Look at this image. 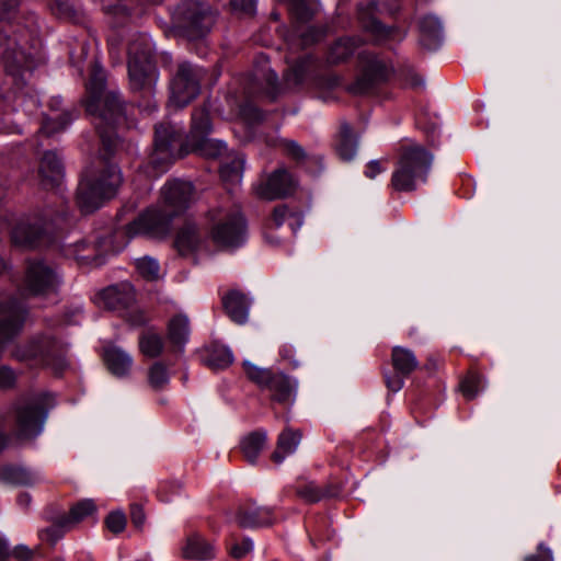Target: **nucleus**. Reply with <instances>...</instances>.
<instances>
[{"mask_svg": "<svg viewBox=\"0 0 561 561\" xmlns=\"http://www.w3.org/2000/svg\"><path fill=\"white\" fill-rule=\"evenodd\" d=\"M10 549L7 539L0 537V561H5L9 558Z\"/></svg>", "mask_w": 561, "mask_h": 561, "instance_id": "obj_64", "label": "nucleus"}, {"mask_svg": "<svg viewBox=\"0 0 561 561\" xmlns=\"http://www.w3.org/2000/svg\"><path fill=\"white\" fill-rule=\"evenodd\" d=\"M253 548L250 539H243L241 542H236L230 548V554L236 559H241L248 554Z\"/></svg>", "mask_w": 561, "mask_h": 561, "instance_id": "obj_53", "label": "nucleus"}, {"mask_svg": "<svg viewBox=\"0 0 561 561\" xmlns=\"http://www.w3.org/2000/svg\"><path fill=\"white\" fill-rule=\"evenodd\" d=\"M190 333L188 319L186 316L178 314L173 317L168 325L169 341L179 348L186 343Z\"/></svg>", "mask_w": 561, "mask_h": 561, "instance_id": "obj_35", "label": "nucleus"}, {"mask_svg": "<svg viewBox=\"0 0 561 561\" xmlns=\"http://www.w3.org/2000/svg\"><path fill=\"white\" fill-rule=\"evenodd\" d=\"M237 522L244 528L262 527L273 524L274 516L267 507H248L239 511Z\"/></svg>", "mask_w": 561, "mask_h": 561, "instance_id": "obj_24", "label": "nucleus"}, {"mask_svg": "<svg viewBox=\"0 0 561 561\" xmlns=\"http://www.w3.org/2000/svg\"><path fill=\"white\" fill-rule=\"evenodd\" d=\"M180 490V484L175 482H164L161 483L158 489V496L162 502L171 501V496L169 495V491L172 493H176Z\"/></svg>", "mask_w": 561, "mask_h": 561, "instance_id": "obj_56", "label": "nucleus"}, {"mask_svg": "<svg viewBox=\"0 0 561 561\" xmlns=\"http://www.w3.org/2000/svg\"><path fill=\"white\" fill-rule=\"evenodd\" d=\"M224 308L229 318L239 324L248 320L250 302L247 296L238 290H231L222 297Z\"/></svg>", "mask_w": 561, "mask_h": 561, "instance_id": "obj_22", "label": "nucleus"}, {"mask_svg": "<svg viewBox=\"0 0 561 561\" xmlns=\"http://www.w3.org/2000/svg\"><path fill=\"white\" fill-rule=\"evenodd\" d=\"M266 443L265 432H253L241 440V449L245 459L254 463Z\"/></svg>", "mask_w": 561, "mask_h": 561, "instance_id": "obj_36", "label": "nucleus"}, {"mask_svg": "<svg viewBox=\"0 0 561 561\" xmlns=\"http://www.w3.org/2000/svg\"><path fill=\"white\" fill-rule=\"evenodd\" d=\"M122 184V173L107 157H99L87 168L78 186L77 199L83 213H92L101 207L104 199L116 195Z\"/></svg>", "mask_w": 561, "mask_h": 561, "instance_id": "obj_3", "label": "nucleus"}, {"mask_svg": "<svg viewBox=\"0 0 561 561\" xmlns=\"http://www.w3.org/2000/svg\"><path fill=\"white\" fill-rule=\"evenodd\" d=\"M420 42L427 49H436L442 42V24L434 15H425L419 21Z\"/></svg>", "mask_w": 561, "mask_h": 561, "instance_id": "obj_23", "label": "nucleus"}, {"mask_svg": "<svg viewBox=\"0 0 561 561\" xmlns=\"http://www.w3.org/2000/svg\"><path fill=\"white\" fill-rule=\"evenodd\" d=\"M211 123L208 110L204 106L192 114L191 131L186 139V152L195 151L206 158H217L226 150V145L209 138Z\"/></svg>", "mask_w": 561, "mask_h": 561, "instance_id": "obj_9", "label": "nucleus"}, {"mask_svg": "<svg viewBox=\"0 0 561 561\" xmlns=\"http://www.w3.org/2000/svg\"><path fill=\"white\" fill-rule=\"evenodd\" d=\"M180 141V133L174 125L162 123L156 126L153 152L150 162L159 173L165 172L174 161L173 147Z\"/></svg>", "mask_w": 561, "mask_h": 561, "instance_id": "obj_14", "label": "nucleus"}, {"mask_svg": "<svg viewBox=\"0 0 561 561\" xmlns=\"http://www.w3.org/2000/svg\"><path fill=\"white\" fill-rule=\"evenodd\" d=\"M139 350L147 357H158L163 351V339L152 330L144 331L139 336Z\"/></svg>", "mask_w": 561, "mask_h": 561, "instance_id": "obj_37", "label": "nucleus"}, {"mask_svg": "<svg viewBox=\"0 0 561 561\" xmlns=\"http://www.w3.org/2000/svg\"><path fill=\"white\" fill-rule=\"evenodd\" d=\"M196 201V192L191 182L168 181L161 188L160 202L150 207L126 226L128 240L145 236L163 238L169 233L171 220L187 210Z\"/></svg>", "mask_w": 561, "mask_h": 561, "instance_id": "obj_1", "label": "nucleus"}, {"mask_svg": "<svg viewBox=\"0 0 561 561\" xmlns=\"http://www.w3.org/2000/svg\"><path fill=\"white\" fill-rule=\"evenodd\" d=\"M134 300V289L128 283L110 286L95 296V304L108 310L128 307Z\"/></svg>", "mask_w": 561, "mask_h": 561, "instance_id": "obj_19", "label": "nucleus"}, {"mask_svg": "<svg viewBox=\"0 0 561 561\" xmlns=\"http://www.w3.org/2000/svg\"><path fill=\"white\" fill-rule=\"evenodd\" d=\"M204 241L201 239L198 229L195 225H185L178 233L175 247L180 254L187 255L202 250Z\"/></svg>", "mask_w": 561, "mask_h": 561, "instance_id": "obj_25", "label": "nucleus"}, {"mask_svg": "<svg viewBox=\"0 0 561 561\" xmlns=\"http://www.w3.org/2000/svg\"><path fill=\"white\" fill-rule=\"evenodd\" d=\"M288 7L298 21L306 22L313 15V9L308 0H288Z\"/></svg>", "mask_w": 561, "mask_h": 561, "instance_id": "obj_45", "label": "nucleus"}, {"mask_svg": "<svg viewBox=\"0 0 561 561\" xmlns=\"http://www.w3.org/2000/svg\"><path fill=\"white\" fill-rule=\"evenodd\" d=\"M87 112L94 116L105 154L113 152L116 139L113 133L114 125L123 115V107L117 93L105 90V76L101 68L94 67L87 83Z\"/></svg>", "mask_w": 561, "mask_h": 561, "instance_id": "obj_2", "label": "nucleus"}, {"mask_svg": "<svg viewBox=\"0 0 561 561\" xmlns=\"http://www.w3.org/2000/svg\"><path fill=\"white\" fill-rule=\"evenodd\" d=\"M279 355L284 360H288L289 363H291L294 367L298 366V363L293 359L294 348L291 345H283L279 350Z\"/></svg>", "mask_w": 561, "mask_h": 561, "instance_id": "obj_61", "label": "nucleus"}, {"mask_svg": "<svg viewBox=\"0 0 561 561\" xmlns=\"http://www.w3.org/2000/svg\"><path fill=\"white\" fill-rule=\"evenodd\" d=\"M215 551V547L198 535L190 536L182 549L184 558L202 561L213 559Z\"/></svg>", "mask_w": 561, "mask_h": 561, "instance_id": "obj_27", "label": "nucleus"}, {"mask_svg": "<svg viewBox=\"0 0 561 561\" xmlns=\"http://www.w3.org/2000/svg\"><path fill=\"white\" fill-rule=\"evenodd\" d=\"M272 222L275 228H279L285 222H288L291 232L296 234L304 224V217L300 211L290 210L286 205H279L274 208Z\"/></svg>", "mask_w": 561, "mask_h": 561, "instance_id": "obj_34", "label": "nucleus"}, {"mask_svg": "<svg viewBox=\"0 0 561 561\" xmlns=\"http://www.w3.org/2000/svg\"><path fill=\"white\" fill-rule=\"evenodd\" d=\"M244 369L247 376L257 383L261 388H267L270 380L272 379L274 373H272L270 369H264L256 367L255 365L244 362Z\"/></svg>", "mask_w": 561, "mask_h": 561, "instance_id": "obj_43", "label": "nucleus"}, {"mask_svg": "<svg viewBox=\"0 0 561 561\" xmlns=\"http://www.w3.org/2000/svg\"><path fill=\"white\" fill-rule=\"evenodd\" d=\"M324 36V31L314 26L308 27L301 33V44L304 46L312 45Z\"/></svg>", "mask_w": 561, "mask_h": 561, "instance_id": "obj_52", "label": "nucleus"}, {"mask_svg": "<svg viewBox=\"0 0 561 561\" xmlns=\"http://www.w3.org/2000/svg\"><path fill=\"white\" fill-rule=\"evenodd\" d=\"M61 276L57 268L44 260L27 262L23 278V290L28 296L47 297L57 293Z\"/></svg>", "mask_w": 561, "mask_h": 561, "instance_id": "obj_10", "label": "nucleus"}, {"mask_svg": "<svg viewBox=\"0 0 561 561\" xmlns=\"http://www.w3.org/2000/svg\"><path fill=\"white\" fill-rule=\"evenodd\" d=\"M33 556L34 552L32 549H30L27 546L19 545L12 551H10L9 558L13 557L19 561H30Z\"/></svg>", "mask_w": 561, "mask_h": 561, "instance_id": "obj_57", "label": "nucleus"}, {"mask_svg": "<svg viewBox=\"0 0 561 561\" xmlns=\"http://www.w3.org/2000/svg\"><path fill=\"white\" fill-rule=\"evenodd\" d=\"M66 256L76 260L81 265H100L102 255L99 245L92 241H81L69 244L65 248Z\"/></svg>", "mask_w": 561, "mask_h": 561, "instance_id": "obj_20", "label": "nucleus"}, {"mask_svg": "<svg viewBox=\"0 0 561 561\" xmlns=\"http://www.w3.org/2000/svg\"><path fill=\"white\" fill-rule=\"evenodd\" d=\"M12 357L30 368H51L60 373L67 366L66 345L53 334H38L16 345Z\"/></svg>", "mask_w": 561, "mask_h": 561, "instance_id": "obj_4", "label": "nucleus"}, {"mask_svg": "<svg viewBox=\"0 0 561 561\" xmlns=\"http://www.w3.org/2000/svg\"><path fill=\"white\" fill-rule=\"evenodd\" d=\"M286 153L296 161H302L306 158L305 150L295 141L287 140L284 142Z\"/></svg>", "mask_w": 561, "mask_h": 561, "instance_id": "obj_54", "label": "nucleus"}, {"mask_svg": "<svg viewBox=\"0 0 561 561\" xmlns=\"http://www.w3.org/2000/svg\"><path fill=\"white\" fill-rule=\"evenodd\" d=\"M128 75L134 90L151 88L158 79L152 48L147 36H140L128 47Z\"/></svg>", "mask_w": 561, "mask_h": 561, "instance_id": "obj_8", "label": "nucleus"}, {"mask_svg": "<svg viewBox=\"0 0 561 561\" xmlns=\"http://www.w3.org/2000/svg\"><path fill=\"white\" fill-rule=\"evenodd\" d=\"M391 365L394 371L383 374L385 383L389 391L398 392L403 388L404 379L419 367V360L412 350L397 345L391 350Z\"/></svg>", "mask_w": 561, "mask_h": 561, "instance_id": "obj_15", "label": "nucleus"}, {"mask_svg": "<svg viewBox=\"0 0 561 561\" xmlns=\"http://www.w3.org/2000/svg\"><path fill=\"white\" fill-rule=\"evenodd\" d=\"M405 83L413 89L423 88L424 85L423 79L417 73H410L407 77Z\"/></svg>", "mask_w": 561, "mask_h": 561, "instance_id": "obj_62", "label": "nucleus"}, {"mask_svg": "<svg viewBox=\"0 0 561 561\" xmlns=\"http://www.w3.org/2000/svg\"><path fill=\"white\" fill-rule=\"evenodd\" d=\"M213 241L220 248H237L247 237L245 220L238 208H216L208 214Z\"/></svg>", "mask_w": 561, "mask_h": 561, "instance_id": "obj_7", "label": "nucleus"}, {"mask_svg": "<svg viewBox=\"0 0 561 561\" xmlns=\"http://www.w3.org/2000/svg\"><path fill=\"white\" fill-rule=\"evenodd\" d=\"M39 176L45 187L58 186L62 179L61 161L56 152L47 151L44 153L39 163Z\"/></svg>", "mask_w": 561, "mask_h": 561, "instance_id": "obj_21", "label": "nucleus"}, {"mask_svg": "<svg viewBox=\"0 0 561 561\" xmlns=\"http://www.w3.org/2000/svg\"><path fill=\"white\" fill-rule=\"evenodd\" d=\"M263 92L268 96L270 99H275L278 93V82H277V76L274 71L270 70L265 73L264 77V85H263Z\"/></svg>", "mask_w": 561, "mask_h": 561, "instance_id": "obj_50", "label": "nucleus"}, {"mask_svg": "<svg viewBox=\"0 0 561 561\" xmlns=\"http://www.w3.org/2000/svg\"><path fill=\"white\" fill-rule=\"evenodd\" d=\"M0 56L8 59L13 57L16 61L19 60L15 50L11 49L9 44L4 46L2 43H0Z\"/></svg>", "mask_w": 561, "mask_h": 561, "instance_id": "obj_63", "label": "nucleus"}, {"mask_svg": "<svg viewBox=\"0 0 561 561\" xmlns=\"http://www.w3.org/2000/svg\"><path fill=\"white\" fill-rule=\"evenodd\" d=\"M170 376L168 373V368L161 363L156 362L148 371V380L150 386L160 390L163 389L169 382Z\"/></svg>", "mask_w": 561, "mask_h": 561, "instance_id": "obj_41", "label": "nucleus"}, {"mask_svg": "<svg viewBox=\"0 0 561 561\" xmlns=\"http://www.w3.org/2000/svg\"><path fill=\"white\" fill-rule=\"evenodd\" d=\"M296 187V179L286 169L279 168L255 186V193L260 198L274 201L293 194Z\"/></svg>", "mask_w": 561, "mask_h": 561, "instance_id": "obj_18", "label": "nucleus"}, {"mask_svg": "<svg viewBox=\"0 0 561 561\" xmlns=\"http://www.w3.org/2000/svg\"><path fill=\"white\" fill-rule=\"evenodd\" d=\"M106 527L113 534L122 533L126 527V516L121 511L112 512L105 519Z\"/></svg>", "mask_w": 561, "mask_h": 561, "instance_id": "obj_47", "label": "nucleus"}, {"mask_svg": "<svg viewBox=\"0 0 561 561\" xmlns=\"http://www.w3.org/2000/svg\"><path fill=\"white\" fill-rule=\"evenodd\" d=\"M230 4L233 10L247 14L254 13L256 9V0H230Z\"/></svg>", "mask_w": 561, "mask_h": 561, "instance_id": "obj_55", "label": "nucleus"}, {"mask_svg": "<svg viewBox=\"0 0 561 561\" xmlns=\"http://www.w3.org/2000/svg\"><path fill=\"white\" fill-rule=\"evenodd\" d=\"M433 156L423 147L413 145L401 152L391 176V185L399 192H411L426 182Z\"/></svg>", "mask_w": 561, "mask_h": 561, "instance_id": "obj_5", "label": "nucleus"}, {"mask_svg": "<svg viewBox=\"0 0 561 561\" xmlns=\"http://www.w3.org/2000/svg\"><path fill=\"white\" fill-rule=\"evenodd\" d=\"M244 158L241 154H234L229 162L220 167V178L228 190L238 186L242 180Z\"/></svg>", "mask_w": 561, "mask_h": 561, "instance_id": "obj_32", "label": "nucleus"}, {"mask_svg": "<svg viewBox=\"0 0 561 561\" xmlns=\"http://www.w3.org/2000/svg\"><path fill=\"white\" fill-rule=\"evenodd\" d=\"M297 495L306 502L314 503L320 501L324 493L316 483L308 482L297 488Z\"/></svg>", "mask_w": 561, "mask_h": 561, "instance_id": "obj_46", "label": "nucleus"}, {"mask_svg": "<svg viewBox=\"0 0 561 561\" xmlns=\"http://www.w3.org/2000/svg\"><path fill=\"white\" fill-rule=\"evenodd\" d=\"M70 528H66V527L61 526V517H59L56 524L42 530L39 533V536L44 540H48L51 543H56L57 540H59L65 535V533Z\"/></svg>", "mask_w": 561, "mask_h": 561, "instance_id": "obj_48", "label": "nucleus"}, {"mask_svg": "<svg viewBox=\"0 0 561 561\" xmlns=\"http://www.w3.org/2000/svg\"><path fill=\"white\" fill-rule=\"evenodd\" d=\"M362 72L350 91L354 94L369 93L378 83L386 81L392 72V67L382 58L364 53L359 56Z\"/></svg>", "mask_w": 561, "mask_h": 561, "instance_id": "obj_12", "label": "nucleus"}, {"mask_svg": "<svg viewBox=\"0 0 561 561\" xmlns=\"http://www.w3.org/2000/svg\"><path fill=\"white\" fill-rule=\"evenodd\" d=\"M51 106L56 105V113L47 116L41 127V131L47 136L64 130L72 121V116L68 112H58L57 106L61 103L60 99H53Z\"/></svg>", "mask_w": 561, "mask_h": 561, "instance_id": "obj_33", "label": "nucleus"}, {"mask_svg": "<svg viewBox=\"0 0 561 561\" xmlns=\"http://www.w3.org/2000/svg\"><path fill=\"white\" fill-rule=\"evenodd\" d=\"M27 309L16 298L0 301V351L23 329Z\"/></svg>", "mask_w": 561, "mask_h": 561, "instance_id": "obj_16", "label": "nucleus"}, {"mask_svg": "<svg viewBox=\"0 0 561 561\" xmlns=\"http://www.w3.org/2000/svg\"><path fill=\"white\" fill-rule=\"evenodd\" d=\"M335 150L337 156L344 161L352 160L356 154L357 139L347 124L341 125L340 133L335 140Z\"/></svg>", "mask_w": 561, "mask_h": 561, "instance_id": "obj_31", "label": "nucleus"}, {"mask_svg": "<svg viewBox=\"0 0 561 561\" xmlns=\"http://www.w3.org/2000/svg\"><path fill=\"white\" fill-rule=\"evenodd\" d=\"M176 16L181 26L193 36L203 35L213 22L209 7L196 0H184L176 9Z\"/></svg>", "mask_w": 561, "mask_h": 561, "instance_id": "obj_17", "label": "nucleus"}, {"mask_svg": "<svg viewBox=\"0 0 561 561\" xmlns=\"http://www.w3.org/2000/svg\"><path fill=\"white\" fill-rule=\"evenodd\" d=\"M104 360L110 371L116 376L126 375L130 370L133 364L130 355L116 346H108L105 348Z\"/></svg>", "mask_w": 561, "mask_h": 561, "instance_id": "obj_29", "label": "nucleus"}, {"mask_svg": "<svg viewBox=\"0 0 561 561\" xmlns=\"http://www.w3.org/2000/svg\"><path fill=\"white\" fill-rule=\"evenodd\" d=\"M96 512V505L90 499H84L71 506L68 515L61 516V526L72 528L77 524L93 516Z\"/></svg>", "mask_w": 561, "mask_h": 561, "instance_id": "obj_30", "label": "nucleus"}, {"mask_svg": "<svg viewBox=\"0 0 561 561\" xmlns=\"http://www.w3.org/2000/svg\"><path fill=\"white\" fill-rule=\"evenodd\" d=\"M525 561H553L552 551L547 548L543 543L538 546V551L534 556H529Z\"/></svg>", "mask_w": 561, "mask_h": 561, "instance_id": "obj_58", "label": "nucleus"}, {"mask_svg": "<svg viewBox=\"0 0 561 561\" xmlns=\"http://www.w3.org/2000/svg\"><path fill=\"white\" fill-rule=\"evenodd\" d=\"M0 480L16 485H33L41 481V477L28 468L7 466L0 469Z\"/></svg>", "mask_w": 561, "mask_h": 561, "instance_id": "obj_26", "label": "nucleus"}, {"mask_svg": "<svg viewBox=\"0 0 561 561\" xmlns=\"http://www.w3.org/2000/svg\"><path fill=\"white\" fill-rule=\"evenodd\" d=\"M356 44L352 38H341L336 41L329 50L328 61L339 64L347 59L355 50Z\"/></svg>", "mask_w": 561, "mask_h": 561, "instance_id": "obj_39", "label": "nucleus"}, {"mask_svg": "<svg viewBox=\"0 0 561 561\" xmlns=\"http://www.w3.org/2000/svg\"><path fill=\"white\" fill-rule=\"evenodd\" d=\"M301 433L287 428L283 431L277 439V446L272 454V460L279 465L284 459L294 454L300 443Z\"/></svg>", "mask_w": 561, "mask_h": 561, "instance_id": "obj_28", "label": "nucleus"}, {"mask_svg": "<svg viewBox=\"0 0 561 561\" xmlns=\"http://www.w3.org/2000/svg\"><path fill=\"white\" fill-rule=\"evenodd\" d=\"M386 170V168H382L381 167V161L380 160H373L370 161L367 167H366V171H365V175L369 179H375L379 173L383 172Z\"/></svg>", "mask_w": 561, "mask_h": 561, "instance_id": "obj_59", "label": "nucleus"}, {"mask_svg": "<svg viewBox=\"0 0 561 561\" xmlns=\"http://www.w3.org/2000/svg\"><path fill=\"white\" fill-rule=\"evenodd\" d=\"M57 220L48 222L38 214L21 217L10 229L12 242L23 248L36 247L45 240L50 226L56 225Z\"/></svg>", "mask_w": 561, "mask_h": 561, "instance_id": "obj_13", "label": "nucleus"}, {"mask_svg": "<svg viewBox=\"0 0 561 561\" xmlns=\"http://www.w3.org/2000/svg\"><path fill=\"white\" fill-rule=\"evenodd\" d=\"M54 403L49 393H39L19 399L13 405L15 431L21 438H34L44 428L48 409Z\"/></svg>", "mask_w": 561, "mask_h": 561, "instance_id": "obj_6", "label": "nucleus"}, {"mask_svg": "<svg viewBox=\"0 0 561 561\" xmlns=\"http://www.w3.org/2000/svg\"><path fill=\"white\" fill-rule=\"evenodd\" d=\"M206 362L214 369H224L233 362V355L228 347L214 346L209 351Z\"/></svg>", "mask_w": 561, "mask_h": 561, "instance_id": "obj_40", "label": "nucleus"}, {"mask_svg": "<svg viewBox=\"0 0 561 561\" xmlns=\"http://www.w3.org/2000/svg\"><path fill=\"white\" fill-rule=\"evenodd\" d=\"M266 389L274 400L284 403L289 401L294 391L289 379L283 374H274Z\"/></svg>", "mask_w": 561, "mask_h": 561, "instance_id": "obj_38", "label": "nucleus"}, {"mask_svg": "<svg viewBox=\"0 0 561 561\" xmlns=\"http://www.w3.org/2000/svg\"><path fill=\"white\" fill-rule=\"evenodd\" d=\"M131 522L136 527L142 526L145 522V514L139 505H133L130 510Z\"/></svg>", "mask_w": 561, "mask_h": 561, "instance_id": "obj_60", "label": "nucleus"}, {"mask_svg": "<svg viewBox=\"0 0 561 561\" xmlns=\"http://www.w3.org/2000/svg\"><path fill=\"white\" fill-rule=\"evenodd\" d=\"M204 70L188 62L179 66L178 72L171 82L169 105L175 108L186 106L199 93V83Z\"/></svg>", "mask_w": 561, "mask_h": 561, "instance_id": "obj_11", "label": "nucleus"}, {"mask_svg": "<svg viewBox=\"0 0 561 561\" xmlns=\"http://www.w3.org/2000/svg\"><path fill=\"white\" fill-rule=\"evenodd\" d=\"M365 27L371 32L378 39H386L392 36L394 32L392 28L386 27L377 20H371L369 24H366Z\"/></svg>", "mask_w": 561, "mask_h": 561, "instance_id": "obj_51", "label": "nucleus"}, {"mask_svg": "<svg viewBox=\"0 0 561 561\" xmlns=\"http://www.w3.org/2000/svg\"><path fill=\"white\" fill-rule=\"evenodd\" d=\"M482 388V377L478 374H469L463 378L460 383V389L463 396L471 400L473 399Z\"/></svg>", "mask_w": 561, "mask_h": 561, "instance_id": "obj_44", "label": "nucleus"}, {"mask_svg": "<svg viewBox=\"0 0 561 561\" xmlns=\"http://www.w3.org/2000/svg\"><path fill=\"white\" fill-rule=\"evenodd\" d=\"M16 373L9 366H0V390H9L15 386Z\"/></svg>", "mask_w": 561, "mask_h": 561, "instance_id": "obj_49", "label": "nucleus"}, {"mask_svg": "<svg viewBox=\"0 0 561 561\" xmlns=\"http://www.w3.org/2000/svg\"><path fill=\"white\" fill-rule=\"evenodd\" d=\"M136 268L139 274L148 280H156L160 276V266L158 261L149 256L138 259L136 261Z\"/></svg>", "mask_w": 561, "mask_h": 561, "instance_id": "obj_42", "label": "nucleus"}]
</instances>
